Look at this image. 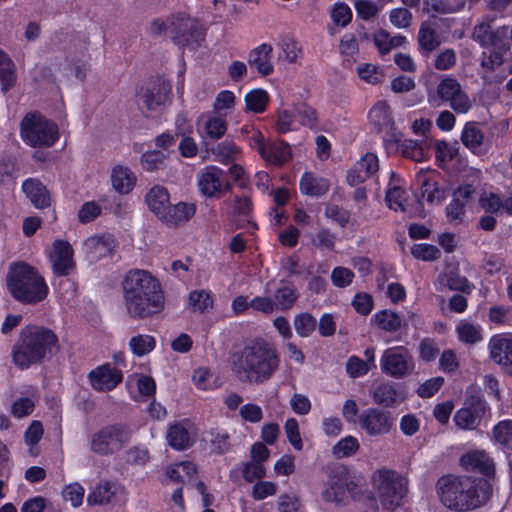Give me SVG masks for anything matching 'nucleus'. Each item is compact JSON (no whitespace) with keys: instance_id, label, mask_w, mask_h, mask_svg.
I'll list each match as a JSON object with an SVG mask.
<instances>
[{"instance_id":"33","label":"nucleus","mask_w":512,"mask_h":512,"mask_svg":"<svg viewBox=\"0 0 512 512\" xmlns=\"http://www.w3.org/2000/svg\"><path fill=\"white\" fill-rule=\"evenodd\" d=\"M111 183L119 194H128L136 185V176L127 166L116 165L111 172Z\"/></svg>"},{"instance_id":"31","label":"nucleus","mask_w":512,"mask_h":512,"mask_svg":"<svg viewBox=\"0 0 512 512\" xmlns=\"http://www.w3.org/2000/svg\"><path fill=\"white\" fill-rule=\"evenodd\" d=\"M330 188L329 180L316 176L313 172H304L299 181V190L303 195L321 197Z\"/></svg>"},{"instance_id":"39","label":"nucleus","mask_w":512,"mask_h":512,"mask_svg":"<svg viewBox=\"0 0 512 512\" xmlns=\"http://www.w3.org/2000/svg\"><path fill=\"white\" fill-rule=\"evenodd\" d=\"M458 339L465 344H475L482 340V329L468 320H462L456 326Z\"/></svg>"},{"instance_id":"53","label":"nucleus","mask_w":512,"mask_h":512,"mask_svg":"<svg viewBox=\"0 0 512 512\" xmlns=\"http://www.w3.org/2000/svg\"><path fill=\"white\" fill-rule=\"evenodd\" d=\"M411 255L418 260L434 261L441 255L440 250L433 244H414L410 249Z\"/></svg>"},{"instance_id":"44","label":"nucleus","mask_w":512,"mask_h":512,"mask_svg":"<svg viewBox=\"0 0 512 512\" xmlns=\"http://www.w3.org/2000/svg\"><path fill=\"white\" fill-rule=\"evenodd\" d=\"M298 299V293L292 284L279 287L274 293L275 306L285 311L293 307Z\"/></svg>"},{"instance_id":"40","label":"nucleus","mask_w":512,"mask_h":512,"mask_svg":"<svg viewBox=\"0 0 512 512\" xmlns=\"http://www.w3.org/2000/svg\"><path fill=\"white\" fill-rule=\"evenodd\" d=\"M483 138L481 129L475 123L465 124L461 133V141L466 148L475 153L482 145Z\"/></svg>"},{"instance_id":"20","label":"nucleus","mask_w":512,"mask_h":512,"mask_svg":"<svg viewBox=\"0 0 512 512\" xmlns=\"http://www.w3.org/2000/svg\"><path fill=\"white\" fill-rule=\"evenodd\" d=\"M91 387L98 392H110L123 381V373L111 363H104L88 373Z\"/></svg>"},{"instance_id":"41","label":"nucleus","mask_w":512,"mask_h":512,"mask_svg":"<svg viewBox=\"0 0 512 512\" xmlns=\"http://www.w3.org/2000/svg\"><path fill=\"white\" fill-rule=\"evenodd\" d=\"M293 325L299 337L308 338L316 330L317 320L311 313L301 312L295 315Z\"/></svg>"},{"instance_id":"58","label":"nucleus","mask_w":512,"mask_h":512,"mask_svg":"<svg viewBox=\"0 0 512 512\" xmlns=\"http://www.w3.org/2000/svg\"><path fill=\"white\" fill-rule=\"evenodd\" d=\"M351 305L358 314L367 316L374 308V299L367 292H357L352 299Z\"/></svg>"},{"instance_id":"57","label":"nucleus","mask_w":512,"mask_h":512,"mask_svg":"<svg viewBox=\"0 0 512 512\" xmlns=\"http://www.w3.org/2000/svg\"><path fill=\"white\" fill-rule=\"evenodd\" d=\"M352 10L344 2L338 1L333 5L331 18L340 27H346L352 20Z\"/></svg>"},{"instance_id":"32","label":"nucleus","mask_w":512,"mask_h":512,"mask_svg":"<svg viewBox=\"0 0 512 512\" xmlns=\"http://www.w3.org/2000/svg\"><path fill=\"white\" fill-rule=\"evenodd\" d=\"M149 210L159 219L170 203V194L164 186L155 185L145 195Z\"/></svg>"},{"instance_id":"29","label":"nucleus","mask_w":512,"mask_h":512,"mask_svg":"<svg viewBox=\"0 0 512 512\" xmlns=\"http://www.w3.org/2000/svg\"><path fill=\"white\" fill-rule=\"evenodd\" d=\"M371 323L379 330L390 334L397 333L406 325L403 316L390 309H382L374 313L371 317Z\"/></svg>"},{"instance_id":"26","label":"nucleus","mask_w":512,"mask_h":512,"mask_svg":"<svg viewBox=\"0 0 512 512\" xmlns=\"http://www.w3.org/2000/svg\"><path fill=\"white\" fill-rule=\"evenodd\" d=\"M189 423V419H184L182 421H175L169 424L166 439L172 449L176 451H185L194 444L188 428L186 427Z\"/></svg>"},{"instance_id":"48","label":"nucleus","mask_w":512,"mask_h":512,"mask_svg":"<svg viewBox=\"0 0 512 512\" xmlns=\"http://www.w3.org/2000/svg\"><path fill=\"white\" fill-rule=\"evenodd\" d=\"M359 441L356 437L348 435L340 439L332 448L333 455L338 458H346L354 455L359 449Z\"/></svg>"},{"instance_id":"50","label":"nucleus","mask_w":512,"mask_h":512,"mask_svg":"<svg viewBox=\"0 0 512 512\" xmlns=\"http://www.w3.org/2000/svg\"><path fill=\"white\" fill-rule=\"evenodd\" d=\"M446 282L450 290L466 295H470L475 289V285L470 282L467 277L460 275L458 272H449L446 277Z\"/></svg>"},{"instance_id":"38","label":"nucleus","mask_w":512,"mask_h":512,"mask_svg":"<svg viewBox=\"0 0 512 512\" xmlns=\"http://www.w3.org/2000/svg\"><path fill=\"white\" fill-rule=\"evenodd\" d=\"M246 109L256 114L265 112L269 103V94L262 88L249 91L244 98Z\"/></svg>"},{"instance_id":"2","label":"nucleus","mask_w":512,"mask_h":512,"mask_svg":"<svg viewBox=\"0 0 512 512\" xmlns=\"http://www.w3.org/2000/svg\"><path fill=\"white\" fill-rule=\"evenodd\" d=\"M230 369L242 383L262 384L270 380L280 366L276 347L263 338H255L230 355Z\"/></svg>"},{"instance_id":"30","label":"nucleus","mask_w":512,"mask_h":512,"mask_svg":"<svg viewBox=\"0 0 512 512\" xmlns=\"http://www.w3.org/2000/svg\"><path fill=\"white\" fill-rule=\"evenodd\" d=\"M417 41L419 52L424 56H428L441 45V38L435 29V25L430 21L421 23Z\"/></svg>"},{"instance_id":"8","label":"nucleus","mask_w":512,"mask_h":512,"mask_svg":"<svg viewBox=\"0 0 512 512\" xmlns=\"http://www.w3.org/2000/svg\"><path fill=\"white\" fill-rule=\"evenodd\" d=\"M169 32L173 43L182 50H197L206 37L203 25L185 13H179L169 20Z\"/></svg>"},{"instance_id":"35","label":"nucleus","mask_w":512,"mask_h":512,"mask_svg":"<svg viewBox=\"0 0 512 512\" xmlns=\"http://www.w3.org/2000/svg\"><path fill=\"white\" fill-rule=\"evenodd\" d=\"M397 148L404 158L415 162H422L429 158V149L425 142L405 139L397 143Z\"/></svg>"},{"instance_id":"22","label":"nucleus","mask_w":512,"mask_h":512,"mask_svg":"<svg viewBox=\"0 0 512 512\" xmlns=\"http://www.w3.org/2000/svg\"><path fill=\"white\" fill-rule=\"evenodd\" d=\"M490 358L505 371L512 368V333L493 335L488 343Z\"/></svg>"},{"instance_id":"10","label":"nucleus","mask_w":512,"mask_h":512,"mask_svg":"<svg viewBox=\"0 0 512 512\" xmlns=\"http://www.w3.org/2000/svg\"><path fill=\"white\" fill-rule=\"evenodd\" d=\"M491 417V408L480 390L470 393L458 409L453 421L461 430H475Z\"/></svg>"},{"instance_id":"6","label":"nucleus","mask_w":512,"mask_h":512,"mask_svg":"<svg viewBox=\"0 0 512 512\" xmlns=\"http://www.w3.org/2000/svg\"><path fill=\"white\" fill-rule=\"evenodd\" d=\"M372 481L384 510L393 512L403 504L408 493V480L399 472L382 467L373 473Z\"/></svg>"},{"instance_id":"47","label":"nucleus","mask_w":512,"mask_h":512,"mask_svg":"<svg viewBox=\"0 0 512 512\" xmlns=\"http://www.w3.org/2000/svg\"><path fill=\"white\" fill-rule=\"evenodd\" d=\"M480 0H435L432 10L440 14L456 13L462 11L468 4L472 6Z\"/></svg>"},{"instance_id":"16","label":"nucleus","mask_w":512,"mask_h":512,"mask_svg":"<svg viewBox=\"0 0 512 512\" xmlns=\"http://www.w3.org/2000/svg\"><path fill=\"white\" fill-rule=\"evenodd\" d=\"M407 394L406 385L394 381L381 382L371 391L374 403L384 408H396L407 399Z\"/></svg>"},{"instance_id":"59","label":"nucleus","mask_w":512,"mask_h":512,"mask_svg":"<svg viewBox=\"0 0 512 512\" xmlns=\"http://www.w3.org/2000/svg\"><path fill=\"white\" fill-rule=\"evenodd\" d=\"M85 494L84 487L78 482L66 485L62 491L65 501H69L74 508L79 507L83 503Z\"/></svg>"},{"instance_id":"14","label":"nucleus","mask_w":512,"mask_h":512,"mask_svg":"<svg viewBox=\"0 0 512 512\" xmlns=\"http://www.w3.org/2000/svg\"><path fill=\"white\" fill-rule=\"evenodd\" d=\"M357 424L367 436L382 437L392 431L394 417L387 410L369 407L359 414Z\"/></svg>"},{"instance_id":"12","label":"nucleus","mask_w":512,"mask_h":512,"mask_svg":"<svg viewBox=\"0 0 512 512\" xmlns=\"http://www.w3.org/2000/svg\"><path fill=\"white\" fill-rule=\"evenodd\" d=\"M197 187L205 198L217 200L232 190L227 173L215 165L205 166L198 172Z\"/></svg>"},{"instance_id":"56","label":"nucleus","mask_w":512,"mask_h":512,"mask_svg":"<svg viewBox=\"0 0 512 512\" xmlns=\"http://www.w3.org/2000/svg\"><path fill=\"white\" fill-rule=\"evenodd\" d=\"M336 234L329 228H321L317 231L315 237L312 240V244L320 249L333 251L335 248Z\"/></svg>"},{"instance_id":"24","label":"nucleus","mask_w":512,"mask_h":512,"mask_svg":"<svg viewBox=\"0 0 512 512\" xmlns=\"http://www.w3.org/2000/svg\"><path fill=\"white\" fill-rule=\"evenodd\" d=\"M347 493L353 501L366 506L365 512H378V499L364 480L357 478L349 480Z\"/></svg>"},{"instance_id":"46","label":"nucleus","mask_w":512,"mask_h":512,"mask_svg":"<svg viewBox=\"0 0 512 512\" xmlns=\"http://www.w3.org/2000/svg\"><path fill=\"white\" fill-rule=\"evenodd\" d=\"M296 117L299 118L300 123L304 127L311 130H317L319 127L318 113L316 109L309 106L307 103H301L295 108Z\"/></svg>"},{"instance_id":"21","label":"nucleus","mask_w":512,"mask_h":512,"mask_svg":"<svg viewBox=\"0 0 512 512\" xmlns=\"http://www.w3.org/2000/svg\"><path fill=\"white\" fill-rule=\"evenodd\" d=\"M459 464L463 470L490 478L495 474L493 459L484 450H470L461 455Z\"/></svg>"},{"instance_id":"43","label":"nucleus","mask_w":512,"mask_h":512,"mask_svg":"<svg viewBox=\"0 0 512 512\" xmlns=\"http://www.w3.org/2000/svg\"><path fill=\"white\" fill-rule=\"evenodd\" d=\"M131 352L138 357L149 354L156 347V340L147 334H138L129 340Z\"/></svg>"},{"instance_id":"17","label":"nucleus","mask_w":512,"mask_h":512,"mask_svg":"<svg viewBox=\"0 0 512 512\" xmlns=\"http://www.w3.org/2000/svg\"><path fill=\"white\" fill-rule=\"evenodd\" d=\"M171 90L172 86L169 81L159 76L150 77L141 87V99L148 110L154 111L165 105Z\"/></svg>"},{"instance_id":"34","label":"nucleus","mask_w":512,"mask_h":512,"mask_svg":"<svg viewBox=\"0 0 512 512\" xmlns=\"http://www.w3.org/2000/svg\"><path fill=\"white\" fill-rule=\"evenodd\" d=\"M117 493L116 485L109 480H100L87 496L89 505H107L112 502Z\"/></svg>"},{"instance_id":"9","label":"nucleus","mask_w":512,"mask_h":512,"mask_svg":"<svg viewBox=\"0 0 512 512\" xmlns=\"http://www.w3.org/2000/svg\"><path fill=\"white\" fill-rule=\"evenodd\" d=\"M428 103L432 107L449 104L450 108L458 114H466L472 107L468 95L462 90L458 80L448 75L440 80L434 92L428 94Z\"/></svg>"},{"instance_id":"45","label":"nucleus","mask_w":512,"mask_h":512,"mask_svg":"<svg viewBox=\"0 0 512 512\" xmlns=\"http://www.w3.org/2000/svg\"><path fill=\"white\" fill-rule=\"evenodd\" d=\"M189 304L195 311L204 313L208 309H212L214 299L212 293L208 290H194L189 293Z\"/></svg>"},{"instance_id":"18","label":"nucleus","mask_w":512,"mask_h":512,"mask_svg":"<svg viewBox=\"0 0 512 512\" xmlns=\"http://www.w3.org/2000/svg\"><path fill=\"white\" fill-rule=\"evenodd\" d=\"M49 259L53 273L58 277L69 276L76 267L73 247L66 240L57 239L53 242Z\"/></svg>"},{"instance_id":"64","label":"nucleus","mask_w":512,"mask_h":512,"mask_svg":"<svg viewBox=\"0 0 512 512\" xmlns=\"http://www.w3.org/2000/svg\"><path fill=\"white\" fill-rule=\"evenodd\" d=\"M405 194V191L397 186L388 189L385 196L388 207L394 211H404L406 203Z\"/></svg>"},{"instance_id":"51","label":"nucleus","mask_w":512,"mask_h":512,"mask_svg":"<svg viewBox=\"0 0 512 512\" xmlns=\"http://www.w3.org/2000/svg\"><path fill=\"white\" fill-rule=\"evenodd\" d=\"M165 155L158 150L147 151L141 155L140 163L144 171L154 172L163 168Z\"/></svg>"},{"instance_id":"5","label":"nucleus","mask_w":512,"mask_h":512,"mask_svg":"<svg viewBox=\"0 0 512 512\" xmlns=\"http://www.w3.org/2000/svg\"><path fill=\"white\" fill-rule=\"evenodd\" d=\"M6 285L12 298L24 305L38 304L49 293L44 277L35 267L23 261L11 264Z\"/></svg>"},{"instance_id":"15","label":"nucleus","mask_w":512,"mask_h":512,"mask_svg":"<svg viewBox=\"0 0 512 512\" xmlns=\"http://www.w3.org/2000/svg\"><path fill=\"white\" fill-rule=\"evenodd\" d=\"M381 370L394 378L406 376L414 365L408 350L403 346L388 348L380 359Z\"/></svg>"},{"instance_id":"1","label":"nucleus","mask_w":512,"mask_h":512,"mask_svg":"<svg viewBox=\"0 0 512 512\" xmlns=\"http://www.w3.org/2000/svg\"><path fill=\"white\" fill-rule=\"evenodd\" d=\"M125 313L135 321L158 317L166 306V293L161 281L149 270L133 268L121 281Z\"/></svg>"},{"instance_id":"11","label":"nucleus","mask_w":512,"mask_h":512,"mask_svg":"<svg viewBox=\"0 0 512 512\" xmlns=\"http://www.w3.org/2000/svg\"><path fill=\"white\" fill-rule=\"evenodd\" d=\"M128 441L129 432L126 425L109 424L92 434L90 449L96 455L110 456L121 451Z\"/></svg>"},{"instance_id":"13","label":"nucleus","mask_w":512,"mask_h":512,"mask_svg":"<svg viewBox=\"0 0 512 512\" xmlns=\"http://www.w3.org/2000/svg\"><path fill=\"white\" fill-rule=\"evenodd\" d=\"M368 121L375 131L382 135L385 145L400 141L402 133L395 126L391 107L386 100H378L370 108Z\"/></svg>"},{"instance_id":"49","label":"nucleus","mask_w":512,"mask_h":512,"mask_svg":"<svg viewBox=\"0 0 512 512\" xmlns=\"http://www.w3.org/2000/svg\"><path fill=\"white\" fill-rule=\"evenodd\" d=\"M259 152L266 161L276 166H282L291 159V154L285 147L272 146L268 150L261 147Z\"/></svg>"},{"instance_id":"27","label":"nucleus","mask_w":512,"mask_h":512,"mask_svg":"<svg viewBox=\"0 0 512 512\" xmlns=\"http://www.w3.org/2000/svg\"><path fill=\"white\" fill-rule=\"evenodd\" d=\"M22 190L35 208L45 209L50 206V193L39 179L28 178L24 180Z\"/></svg>"},{"instance_id":"63","label":"nucleus","mask_w":512,"mask_h":512,"mask_svg":"<svg viewBox=\"0 0 512 512\" xmlns=\"http://www.w3.org/2000/svg\"><path fill=\"white\" fill-rule=\"evenodd\" d=\"M355 277L354 272L346 267H335L331 272V282L335 287L345 288L349 286Z\"/></svg>"},{"instance_id":"28","label":"nucleus","mask_w":512,"mask_h":512,"mask_svg":"<svg viewBox=\"0 0 512 512\" xmlns=\"http://www.w3.org/2000/svg\"><path fill=\"white\" fill-rule=\"evenodd\" d=\"M272 46L262 43L252 49L248 56V63L251 67H255L257 72L262 76H269L274 72V65L271 62Z\"/></svg>"},{"instance_id":"52","label":"nucleus","mask_w":512,"mask_h":512,"mask_svg":"<svg viewBox=\"0 0 512 512\" xmlns=\"http://www.w3.org/2000/svg\"><path fill=\"white\" fill-rule=\"evenodd\" d=\"M479 205L488 214L503 213V199L497 193H483L479 198Z\"/></svg>"},{"instance_id":"7","label":"nucleus","mask_w":512,"mask_h":512,"mask_svg":"<svg viewBox=\"0 0 512 512\" xmlns=\"http://www.w3.org/2000/svg\"><path fill=\"white\" fill-rule=\"evenodd\" d=\"M20 136L27 145L52 147L59 140V128L55 122L40 112L27 113L21 121Z\"/></svg>"},{"instance_id":"4","label":"nucleus","mask_w":512,"mask_h":512,"mask_svg":"<svg viewBox=\"0 0 512 512\" xmlns=\"http://www.w3.org/2000/svg\"><path fill=\"white\" fill-rule=\"evenodd\" d=\"M58 346V336L47 327L28 325L20 332L14 345L12 358L15 365L24 370L41 363L47 354Z\"/></svg>"},{"instance_id":"25","label":"nucleus","mask_w":512,"mask_h":512,"mask_svg":"<svg viewBox=\"0 0 512 512\" xmlns=\"http://www.w3.org/2000/svg\"><path fill=\"white\" fill-rule=\"evenodd\" d=\"M195 212V204L178 202L172 205L169 203L159 220L168 226L177 227L188 222L194 216Z\"/></svg>"},{"instance_id":"55","label":"nucleus","mask_w":512,"mask_h":512,"mask_svg":"<svg viewBox=\"0 0 512 512\" xmlns=\"http://www.w3.org/2000/svg\"><path fill=\"white\" fill-rule=\"evenodd\" d=\"M493 437L497 443L507 447L512 441V420L499 421L492 429Z\"/></svg>"},{"instance_id":"3","label":"nucleus","mask_w":512,"mask_h":512,"mask_svg":"<svg viewBox=\"0 0 512 512\" xmlns=\"http://www.w3.org/2000/svg\"><path fill=\"white\" fill-rule=\"evenodd\" d=\"M441 503L453 511H471L483 506L492 495V485L485 478L444 475L436 484Z\"/></svg>"},{"instance_id":"42","label":"nucleus","mask_w":512,"mask_h":512,"mask_svg":"<svg viewBox=\"0 0 512 512\" xmlns=\"http://www.w3.org/2000/svg\"><path fill=\"white\" fill-rule=\"evenodd\" d=\"M234 214L242 217V223L238 224L239 228H244L247 224H251L257 229V224L252 222L253 203L249 197L236 196L234 199Z\"/></svg>"},{"instance_id":"23","label":"nucleus","mask_w":512,"mask_h":512,"mask_svg":"<svg viewBox=\"0 0 512 512\" xmlns=\"http://www.w3.org/2000/svg\"><path fill=\"white\" fill-rule=\"evenodd\" d=\"M474 193L471 184L459 186L454 190L452 200L446 206V217L449 222H462L466 213V206Z\"/></svg>"},{"instance_id":"19","label":"nucleus","mask_w":512,"mask_h":512,"mask_svg":"<svg viewBox=\"0 0 512 512\" xmlns=\"http://www.w3.org/2000/svg\"><path fill=\"white\" fill-rule=\"evenodd\" d=\"M348 488L347 471L343 466H336L329 470L328 480L321 498L327 503L341 504L346 499Z\"/></svg>"},{"instance_id":"37","label":"nucleus","mask_w":512,"mask_h":512,"mask_svg":"<svg viewBox=\"0 0 512 512\" xmlns=\"http://www.w3.org/2000/svg\"><path fill=\"white\" fill-rule=\"evenodd\" d=\"M88 248L97 259L106 257L111 254L114 249V239L110 234H101L89 238L86 242Z\"/></svg>"},{"instance_id":"36","label":"nucleus","mask_w":512,"mask_h":512,"mask_svg":"<svg viewBox=\"0 0 512 512\" xmlns=\"http://www.w3.org/2000/svg\"><path fill=\"white\" fill-rule=\"evenodd\" d=\"M417 182L420 184V194L427 203L433 204L435 201L440 202L444 198V191L438 186V182L432 175L418 174Z\"/></svg>"},{"instance_id":"60","label":"nucleus","mask_w":512,"mask_h":512,"mask_svg":"<svg viewBox=\"0 0 512 512\" xmlns=\"http://www.w3.org/2000/svg\"><path fill=\"white\" fill-rule=\"evenodd\" d=\"M243 479L248 483L261 480L266 476V470L261 463L244 462L241 465Z\"/></svg>"},{"instance_id":"54","label":"nucleus","mask_w":512,"mask_h":512,"mask_svg":"<svg viewBox=\"0 0 512 512\" xmlns=\"http://www.w3.org/2000/svg\"><path fill=\"white\" fill-rule=\"evenodd\" d=\"M204 130L207 137L211 139H220L227 131V122L218 116H210L205 121Z\"/></svg>"},{"instance_id":"61","label":"nucleus","mask_w":512,"mask_h":512,"mask_svg":"<svg viewBox=\"0 0 512 512\" xmlns=\"http://www.w3.org/2000/svg\"><path fill=\"white\" fill-rule=\"evenodd\" d=\"M345 369L348 376L352 379L362 377L369 372L367 362L356 355L348 358Z\"/></svg>"},{"instance_id":"62","label":"nucleus","mask_w":512,"mask_h":512,"mask_svg":"<svg viewBox=\"0 0 512 512\" xmlns=\"http://www.w3.org/2000/svg\"><path fill=\"white\" fill-rule=\"evenodd\" d=\"M277 492V484L271 481L258 480L252 486L251 496L254 500H264L269 496L275 495Z\"/></svg>"}]
</instances>
